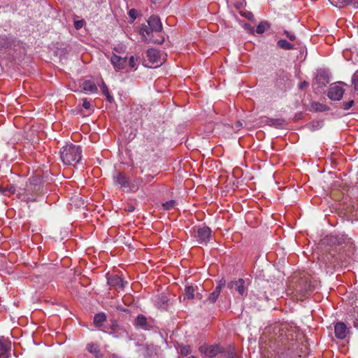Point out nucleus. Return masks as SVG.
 Segmentation results:
<instances>
[{"mask_svg":"<svg viewBox=\"0 0 358 358\" xmlns=\"http://www.w3.org/2000/svg\"><path fill=\"white\" fill-rule=\"evenodd\" d=\"M83 107L86 110H90L91 107L90 103L87 100V99H83Z\"/></svg>","mask_w":358,"mask_h":358,"instance_id":"37","label":"nucleus"},{"mask_svg":"<svg viewBox=\"0 0 358 358\" xmlns=\"http://www.w3.org/2000/svg\"><path fill=\"white\" fill-rule=\"evenodd\" d=\"M135 325L144 330L150 329L151 325L148 322L147 318L143 315H138L135 320Z\"/></svg>","mask_w":358,"mask_h":358,"instance_id":"13","label":"nucleus"},{"mask_svg":"<svg viewBox=\"0 0 358 358\" xmlns=\"http://www.w3.org/2000/svg\"><path fill=\"white\" fill-rule=\"evenodd\" d=\"M269 24L266 22V21H263V22H261L257 27V29H256V31L257 34H263L264 31H266L267 29H269Z\"/></svg>","mask_w":358,"mask_h":358,"instance_id":"22","label":"nucleus"},{"mask_svg":"<svg viewBox=\"0 0 358 358\" xmlns=\"http://www.w3.org/2000/svg\"><path fill=\"white\" fill-rule=\"evenodd\" d=\"M284 122L285 121L282 119H270L268 120V124L278 127L282 125Z\"/></svg>","mask_w":358,"mask_h":358,"instance_id":"26","label":"nucleus"},{"mask_svg":"<svg viewBox=\"0 0 358 358\" xmlns=\"http://www.w3.org/2000/svg\"><path fill=\"white\" fill-rule=\"evenodd\" d=\"M200 352L206 358H213L221 352L218 345L203 344L199 347Z\"/></svg>","mask_w":358,"mask_h":358,"instance_id":"5","label":"nucleus"},{"mask_svg":"<svg viewBox=\"0 0 358 358\" xmlns=\"http://www.w3.org/2000/svg\"><path fill=\"white\" fill-rule=\"evenodd\" d=\"M194 237L201 244H206L211 238V230L208 227H199L195 231Z\"/></svg>","mask_w":358,"mask_h":358,"instance_id":"4","label":"nucleus"},{"mask_svg":"<svg viewBox=\"0 0 358 358\" xmlns=\"http://www.w3.org/2000/svg\"><path fill=\"white\" fill-rule=\"evenodd\" d=\"M284 34L291 41H294L296 40V36L294 35V34L289 32L287 30H284Z\"/></svg>","mask_w":358,"mask_h":358,"instance_id":"32","label":"nucleus"},{"mask_svg":"<svg viewBox=\"0 0 358 358\" xmlns=\"http://www.w3.org/2000/svg\"><path fill=\"white\" fill-rule=\"evenodd\" d=\"M226 285V281L224 279H222L221 280H220L218 285H217V287H215V289L218 290V291H221L222 288L224 287Z\"/></svg>","mask_w":358,"mask_h":358,"instance_id":"35","label":"nucleus"},{"mask_svg":"<svg viewBox=\"0 0 358 358\" xmlns=\"http://www.w3.org/2000/svg\"><path fill=\"white\" fill-rule=\"evenodd\" d=\"M108 283L110 286L118 287L123 289L127 282L124 281L120 276L115 275L108 278Z\"/></svg>","mask_w":358,"mask_h":358,"instance_id":"12","label":"nucleus"},{"mask_svg":"<svg viewBox=\"0 0 358 358\" xmlns=\"http://www.w3.org/2000/svg\"><path fill=\"white\" fill-rule=\"evenodd\" d=\"M148 23L149 27H147L145 26L144 27H142L141 30V34L144 37H145V34L148 36L150 35V32H160L162 29V22L157 16H151L149 18Z\"/></svg>","mask_w":358,"mask_h":358,"instance_id":"2","label":"nucleus"},{"mask_svg":"<svg viewBox=\"0 0 358 358\" xmlns=\"http://www.w3.org/2000/svg\"><path fill=\"white\" fill-rule=\"evenodd\" d=\"M87 350L89 352L94 355L96 358L101 357V354L100 353L99 348L96 344H94L93 343H88L87 345Z\"/></svg>","mask_w":358,"mask_h":358,"instance_id":"17","label":"nucleus"},{"mask_svg":"<svg viewBox=\"0 0 358 358\" xmlns=\"http://www.w3.org/2000/svg\"><path fill=\"white\" fill-rule=\"evenodd\" d=\"M32 188L31 187V185L29 187V189H24V192L22 193L21 191L22 190L21 188H19V189H17L16 187L13 185H6L5 187H0V193L3 194L6 196H9L12 194L17 193V194H24L22 199L28 200V201H35V199L29 196V194L27 193V191L31 190Z\"/></svg>","mask_w":358,"mask_h":358,"instance_id":"3","label":"nucleus"},{"mask_svg":"<svg viewBox=\"0 0 358 358\" xmlns=\"http://www.w3.org/2000/svg\"><path fill=\"white\" fill-rule=\"evenodd\" d=\"M138 62L139 57L131 56L129 59L128 64L131 69L136 70L137 69Z\"/></svg>","mask_w":358,"mask_h":358,"instance_id":"24","label":"nucleus"},{"mask_svg":"<svg viewBox=\"0 0 358 358\" xmlns=\"http://www.w3.org/2000/svg\"><path fill=\"white\" fill-rule=\"evenodd\" d=\"M180 353L182 355L187 356L191 352V348L189 345H181L180 347Z\"/></svg>","mask_w":358,"mask_h":358,"instance_id":"29","label":"nucleus"},{"mask_svg":"<svg viewBox=\"0 0 358 358\" xmlns=\"http://www.w3.org/2000/svg\"><path fill=\"white\" fill-rule=\"evenodd\" d=\"M81 88L83 91L90 92L92 93L96 92V91H97V87L91 80L84 81L81 85Z\"/></svg>","mask_w":358,"mask_h":358,"instance_id":"16","label":"nucleus"},{"mask_svg":"<svg viewBox=\"0 0 358 358\" xmlns=\"http://www.w3.org/2000/svg\"><path fill=\"white\" fill-rule=\"evenodd\" d=\"M129 15L133 19H136V10L135 9H131L129 11Z\"/></svg>","mask_w":358,"mask_h":358,"instance_id":"38","label":"nucleus"},{"mask_svg":"<svg viewBox=\"0 0 358 358\" xmlns=\"http://www.w3.org/2000/svg\"><path fill=\"white\" fill-rule=\"evenodd\" d=\"M220 292L215 289V290L208 296V300L213 303H215L220 296Z\"/></svg>","mask_w":358,"mask_h":358,"instance_id":"27","label":"nucleus"},{"mask_svg":"<svg viewBox=\"0 0 358 358\" xmlns=\"http://www.w3.org/2000/svg\"><path fill=\"white\" fill-rule=\"evenodd\" d=\"M115 329H119V327H118L117 325L113 326V331H115ZM110 334H115V332H114V331H113V332H111Z\"/></svg>","mask_w":358,"mask_h":358,"instance_id":"41","label":"nucleus"},{"mask_svg":"<svg viewBox=\"0 0 358 358\" xmlns=\"http://www.w3.org/2000/svg\"><path fill=\"white\" fill-rule=\"evenodd\" d=\"M122 333L125 332V331L122 329H120Z\"/></svg>","mask_w":358,"mask_h":358,"instance_id":"47","label":"nucleus"},{"mask_svg":"<svg viewBox=\"0 0 358 358\" xmlns=\"http://www.w3.org/2000/svg\"><path fill=\"white\" fill-rule=\"evenodd\" d=\"M352 82L354 84L355 90L358 91V70L355 72L352 77Z\"/></svg>","mask_w":358,"mask_h":358,"instance_id":"31","label":"nucleus"},{"mask_svg":"<svg viewBox=\"0 0 358 358\" xmlns=\"http://www.w3.org/2000/svg\"><path fill=\"white\" fill-rule=\"evenodd\" d=\"M304 85H306V83H304V85H301V87H304Z\"/></svg>","mask_w":358,"mask_h":358,"instance_id":"44","label":"nucleus"},{"mask_svg":"<svg viewBox=\"0 0 358 358\" xmlns=\"http://www.w3.org/2000/svg\"><path fill=\"white\" fill-rule=\"evenodd\" d=\"M143 182V180L142 178H134L131 180H129V189H127V192H136L142 185Z\"/></svg>","mask_w":358,"mask_h":358,"instance_id":"14","label":"nucleus"},{"mask_svg":"<svg viewBox=\"0 0 358 358\" xmlns=\"http://www.w3.org/2000/svg\"><path fill=\"white\" fill-rule=\"evenodd\" d=\"M82 150L80 146L67 144L60 151V158L65 165H75L81 159Z\"/></svg>","mask_w":358,"mask_h":358,"instance_id":"1","label":"nucleus"},{"mask_svg":"<svg viewBox=\"0 0 358 358\" xmlns=\"http://www.w3.org/2000/svg\"><path fill=\"white\" fill-rule=\"evenodd\" d=\"M229 289H235L240 295L243 296L246 292L245 281L240 278L238 280L231 281L227 284Z\"/></svg>","mask_w":358,"mask_h":358,"instance_id":"9","label":"nucleus"},{"mask_svg":"<svg viewBox=\"0 0 358 358\" xmlns=\"http://www.w3.org/2000/svg\"><path fill=\"white\" fill-rule=\"evenodd\" d=\"M84 24V20H77L74 22V27L76 29H80L83 27Z\"/></svg>","mask_w":358,"mask_h":358,"instance_id":"33","label":"nucleus"},{"mask_svg":"<svg viewBox=\"0 0 358 358\" xmlns=\"http://www.w3.org/2000/svg\"><path fill=\"white\" fill-rule=\"evenodd\" d=\"M311 108H312V110L314 111L322 112V111H325L326 110H327V107L325 105L317 103V102L313 103L311 105Z\"/></svg>","mask_w":358,"mask_h":358,"instance_id":"25","label":"nucleus"},{"mask_svg":"<svg viewBox=\"0 0 358 358\" xmlns=\"http://www.w3.org/2000/svg\"><path fill=\"white\" fill-rule=\"evenodd\" d=\"M354 104V101L351 100L343 103V107L345 110H349Z\"/></svg>","mask_w":358,"mask_h":358,"instance_id":"34","label":"nucleus"},{"mask_svg":"<svg viewBox=\"0 0 358 358\" xmlns=\"http://www.w3.org/2000/svg\"><path fill=\"white\" fill-rule=\"evenodd\" d=\"M316 80L322 85H325L329 83V78L324 72H320L316 76Z\"/></svg>","mask_w":358,"mask_h":358,"instance_id":"23","label":"nucleus"},{"mask_svg":"<svg viewBox=\"0 0 358 358\" xmlns=\"http://www.w3.org/2000/svg\"><path fill=\"white\" fill-rule=\"evenodd\" d=\"M234 5L237 8H241L245 5V0H238L235 2Z\"/></svg>","mask_w":358,"mask_h":358,"instance_id":"36","label":"nucleus"},{"mask_svg":"<svg viewBox=\"0 0 358 358\" xmlns=\"http://www.w3.org/2000/svg\"><path fill=\"white\" fill-rule=\"evenodd\" d=\"M113 181L115 185L122 188V189L127 192L129 189V179L122 172H118L113 176Z\"/></svg>","mask_w":358,"mask_h":358,"instance_id":"6","label":"nucleus"},{"mask_svg":"<svg viewBox=\"0 0 358 358\" xmlns=\"http://www.w3.org/2000/svg\"><path fill=\"white\" fill-rule=\"evenodd\" d=\"M304 85H306V83H304V85H301V87H304Z\"/></svg>","mask_w":358,"mask_h":358,"instance_id":"45","label":"nucleus"},{"mask_svg":"<svg viewBox=\"0 0 358 358\" xmlns=\"http://www.w3.org/2000/svg\"><path fill=\"white\" fill-rule=\"evenodd\" d=\"M176 205V201L175 200H170L165 203H162V206L164 210H169L173 208Z\"/></svg>","mask_w":358,"mask_h":358,"instance_id":"28","label":"nucleus"},{"mask_svg":"<svg viewBox=\"0 0 358 358\" xmlns=\"http://www.w3.org/2000/svg\"><path fill=\"white\" fill-rule=\"evenodd\" d=\"M163 41H164V39H162V40L156 41V43H162Z\"/></svg>","mask_w":358,"mask_h":358,"instance_id":"42","label":"nucleus"},{"mask_svg":"<svg viewBox=\"0 0 358 358\" xmlns=\"http://www.w3.org/2000/svg\"><path fill=\"white\" fill-rule=\"evenodd\" d=\"M145 178H146V182H148L152 181V180L154 178V176H152L151 175H148V176H146Z\"/></svg>","mask_w":358,"mask_h":358,"instance_id":"39","label":"nucleus"},{"mask_svg":"<svg viewBox=\"0 0 358 358\" xmlns=\"http://www.w3.org/2000/svg\"><path fill=\"white\" fill-rule=\"evenodd\" d=\"M100 88L103 94L106 96L107 100L110 103L113 102V97L110 94L108 87L106 86L105 83L103 82L101 83V85H100Z\"/></svg>","mask_w":358,"mask_h":358,"instance_id":"21","label":"nucleus"},{"mask_svg":"<svg viewBox=\"0 0 358 358\" xmlns=\"http://www.w3.org/2000/svg\"><path fill=\"white\" fill-rule=\"evenodd\" d=\"M110 62L114 68L119 71L125 68L127 60V57H122L116 55H113L110 58Z\"/></svg>","mask_w":358,"mask_h":358,"instance_id":"10","label":"nucleus"},{"mask_svg":"<svg viewBox=\"0 0 358 358\" xmlns=\"http://www.w3.org/2000/svg\"><path fill=\"white\" fill-rule=\"evenodd\" d=\"M240 14L242 16L245 17V18H247L250 20H252L254 18V15H253L252 13H251L250 11L241 10V11H240Z\"/></svg>","mask_w":358,"mask_h":358,"instance_id":"30","label":"nucleus"},{"mask_svg":"<svg viewBox=\"0 0 358 358\" xmlns=\"http://www.w3.org/2000/svg\"><path fill=\"white\" fill-rule=\"evenodd\" d=\"M106 320V315L103 313H98L94 315V324L96 327L102 326L103 323Z\"/></svg>","mask_w":358,"mask_h":358,"instance_id":"19","label":"nucleus"},{"mask_svg":"<svg viewBox=\"0 0 358 358\" xmlns=\"http://www.w3.org/2000/svg\"><path fill=\"white\" fill-rule=\"evenodd\" d=\"M129 210L130 212L133 211V210H134V208H130Z\"/></svg>","mask_w":358,"mask_h":358,"instance_id":"43","label":"nucleus"},{"mask_svg":"<svg viewBox=\"0 0 358 358\" xmlns=\"http://www.w3.org/2000/svg\"><path fill=\"white\" fill-rule=\"evenodd\" d=\"M344 93V90L339 86L331 87L328 92V96L331 100H340Z\"/></svg>","mask_w":358,"mask_h":358,"instance_id":"11","label":"nucleus"},{"mask_svg":"<svg viewBox=\"0 0 358 358\" xmlns=\"http://www.w3.org/2000/svg\"><path fill=\"white\" fill-rule=\"evenodd\" d=\"M195 288L192 286H186L185 289V299H192L194 297Z\"/></svg>","mask_w":358,"mask_h":358,"instance_id":"20","label":"nucleus"},{"mask_svg":"<svg viewBox=\"0 0 358 358\" xmlns=\"http://www.w3.org/2000/svg\"><path fill=\"white\" fill-rule=\"evenodd\" d=\"M11 343L2 337L0 338V358H10Z\"/></svg>","mask_w":358,"mask_h":358,"instance_id":"7","label":"nucleus"},{"mask_svg":"<svg viewBox=\"0 0 358 358\" xmlns=\"http://www.w3.org/2000/svg\"><path fill=\"white\" fill-rule=\"evenodd\" d=\"M147 57L152 64L157 63L159 59V52L154 48H150L147 51Z\"/></svg>","mask_w":358,"mask_h":358,"instance_id":"15","label":"nucleus"},{"mask_svg":"<svg viewBox=\"0 0 358 358\" xmlns=\"http://www.w3.org/2000/svg\"><path fill=\"white\" fill-rule=\"evenodd\" d=\"M335 336L338 339H344L349 334V329L343 322H338L334 326Z\"/></svg>","mask_w":358,"mask_h":358,"instance_id":"8","label":"nucleus"},{"mask_svg":"<svg viewBox=\"0 0 358 358\" xmlns=\"http://www.w3.org/2000/svg\"><path fill=\"white\" fill-rule=\"evenodd\" d=\"M354 327L358 329V315L357 317H355V321H354Z\"/></svg>","mask_w":358,"mask_h":358,"instance_id":"40","label":"nucleus"},{"mask_svg":"<svg viewBox=\"0 0 358 358\" xmlns=\"http://www.w3.org/2000/svg\"><path fill=\"white\" fill-rule=\"evenodd\" d=\"M277 46L285 50H293L294 48V45L292 43L285 39L279 40L277 42Z\"/></svg>","mask_w":358,"mask_h":358,"instance_id":"18","label":"nucleus"},{"mask_svg":"<svg viewBox=\"0 0 358 358\" xmlns=\"http://www.w3.org/2000/svg\"><path fill=\"white\" fill-rule=\"evenodd\" d=\"M304 85H306V83H304V85H301V87H304Z\"/></svg>","mask_w":358,"mask_h":358,"instance_id":"46","label":"nucleus"}]
</instances>
